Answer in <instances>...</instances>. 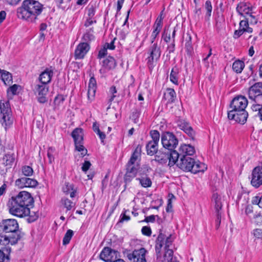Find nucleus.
<instances>
[{
    "label": "nucleus",
    "mask_w": 262,
    "mask_h": 262,
    "mask_svg": "<svg viewBox=\"0 0 262 262\" xmlns=\"http://www.w3.org/2000/svg\"><path fill=\"white\" fill-rule=\"evenodd\" d=\"M163 11H162L160 15L157 17L154 25V30L152 31L151 37L152 38L151 42L153 43L157 35L160 32L163 25Z\"/></svg>",
    "instance_id": "obj_19"
},
{
    "label": "nucleus",
    "mask_w": 262,
    "mask_h": 262,
    "mask_svg": "<svg viewBox=\"0 0 262 262\" xmlns=\"http://www.w3.org/2000/svg\"><path fill=\"white\" fill-rule=\"evenodd\" d=\"M249 18H246V20H242L239 23V28L244 30H246L249 26Z\"/></svg>",
    "instance_id": "obj_53"
},
{
    "label": "nucleus",
    "mask_w": 262,
    "mask_h": 262,
    "mask_svg": "<svg viewBox=\"0 0 262 262\" xmlns=\"http://www.w3.org/2000/svg\"><path fill=\"white\" fill-rule=\"evenodd\" d=\"M251 108L253 111H258V115L262 120V104H253Z\"/></svg>",
    "instance_id": "obj_48"
},
{
    "label": "nucleus",
    "mask_w": 262,
    "mask_h": 262,
    "mask_svg": "<svg viewBox=\"0 0 262 262\" xmlns=\"http://www.w3.org/2000/svg\"><path fill=\"white\" fill-rule=\"evenodd\" d=\"M212 204L214 206V208L216 213L217 222L219 224H220L221 221L222 213L221 210L222 209L223 205L222 202V197L216 192H214L212 196Z\"/></svg>",
    "instance_id": "obj_15"
},
{
    "label": "nucleus",
    "mask_w": 262,
    "mask_h": 262,
    "mask_svg": "<svg viewBox=\"0 0 262 262\" xmlns=\"http://www.w3.org/2000/svg\"><path fill=\"white\" fill-rule=\"evenodd\" d=\"M61 206L66 209V211L71 210L75 206V203L66 197H63L60 201Z\"/></svg>",
    "instance_id": "obj_31"
},
{
    "label": "nucleus",
    "mask_w": 262,
    "mask_h": 262,
    "mask_svg": "<svg viewBox=\"0 0 262 262\" xmlns=\"http://www.w3.org/2000/svg\"><path fill=\"white\" fill-rule=\"evenodd\" d=\"M15 186L19 188L25 187H35L38 185L37 181L33 179L22 177L17 179L15 182Z\"/></svg>",
    "instance_id": "obj_16"
},
{
    "label": "nucleus",
    "mask_w": 262,
    "mask_h": 262,
    "mask_svg": "<svg viewBox=\"0 0 262 262\" xmlns=\"http://www.w3.org/2000/svg\"><path fill=\"white\" fill-rule=\"evenodd\" d=\"M136 176V175L135 174L126 172L124 176V182H125L126 184L130 182L132 179L135 178Z\"/></svg>",
    "instance_id": "obj_51"
},
{
    "label": "nucleus",
    "mask_w": 262,
    "mask_h": 262,
    "mask_svg": "<svg viewBox=\"0 0 262 262\" xmlns=\"http://www.w3.org/2000/svg\"><path fill=\"white\" fill-rule=\"evenodd\" d=\"M102 66L107 70L113 69L116 66V60L114 57L109 56L102 61Z\"/></svg>",
    "instance_id": "obj_27"
},
{
    "label": "nucleus",
    "mask_w": 262,
    "mask_h": 262,
    "mask_svg": "<svg viewBox=\"0 0 262 262\" xmlns=\"http://www.w3.org/2000/svg\"><path fill=\"white\" fill-rule=\"evenodd\" d=\"M127 211H125L123 213L120 215V222H123L124 221H128L130 220V216L126 214Z\"/></svg>",
    "instance_id": "obj_57"
},
{
    "label": "nucleus",
    "mask_w": 262,
    "mask_h": 262,
    "mask_svg": "<svg viewBox=\"0 0 262 262\" xmlns=\"http://www.w3.org/2000/svg\"><path fill=\"white\" fill-rule=\"evenodd\" d=\"M142 233L143 235L148 236H150L151 234V230L150 227L147 226H144L141 230Z\"/></svg>",
    "instance_id": "obj_52"
},
{
    "label": "nucleus",
    "mask_w": 262,
    "mask_h": 262,
    "mask_svg": "<svg viewBox=\"0 0 262 262\" xmlns=\"http://www.w3.org/2000/svg\"><path fill=\"white\" fill-rule=\"evenodd\" d=\"M139 169V165H133V164H127L126 172L136 175Z\"/></svg>",
    "instance_id": "obj_41"
},
{
    "label": "nucleus",
    "mask_w": 262,
    "mask_h": 262,
    "mask_svg": "<svg viewBox=\"0 0 262 262\" xmlns=\"http://www.w3.org/2000/svg\"><path fill=\"white\" fill-rule=\"evenodd\" d=\"M156 217H158V216L155 215H151L146 217L144 221L146 222L147 223H149V222L153 223L155 222Z\"/></svg>",
    "instance_id": "obj_62"
},
{
    "label": "nucleus",
    "mask_w": 262,
    "mask_h": 262,
    "mask_svg": "<svg viewBox=\"0 0 262 262\" xmlns=\"http://www.w3.org/2000/svg\"><path fill=\"white\" fill-rule=\"evenodd\" d=\"M140 112L138 111V110H135L132 114V115H131V118L132 119V120H134V122L135 123H136L137 122V120H138V119L139 118V116H140Z\"/></svg>",
    "instance_id": "obj_54"
},
{
    "label": "nucleus",
    "mask_w": 262,
    "mask_h": 262,
    "mask_svg": "<svg viewBox=\"0 0 262 262\" xmlns=\"http://www.w3.org/2000/svg\"><path fill=\"white\" fill-rule=\"evenodd\" d=\"M96 89V81L94 77H91L89 80L87 93L88 99L90 102H91L94 100L95 96Z\"/></svg>",
    "instance_id": "obj_22"
},
{
    "label": "nucleus",
    "mask_w": 262,
    "mask_h": 262,
    "mask_svg": "<svg viewBox=\"0 0 262 262\" xmlns=\"http://www.w3.org/2000/svg\"><path fill=\"white\" fill-rule=\"evenodd\" d=\"M33 90L39 103H45L48 101L47 95L49 91V86L47 84L39 82L34 84Z\"/></svg>",
    "instance_id": "obj_10"
},
{
    "label": "nucleus",
    "mask_w": 262,
    "mask_h": 262,
    "mask_svg": "<svg viewBox=\"0 0 262 262\" xmlns=\"http://www.w3.org/2000/svg\"><path fill=\"white\" fill-rule=\"evenodd\" d=\"M110 92L111 93L113 94V96L110 98V100L111 101H113L114 99V98L116 97V95L115 94L117 93V91L116 89V88L114 86H112L110 88Z\"/></svg>",
    "instance_id": "obj_63"
},
{
    "label": "nucleus",
    "mask_w": 262,
    "mask_h": 262,
    "mask_svg": "<svg viewBox=\"0 0 262 262\" xmlns=\"http://www.w3.org/2000/svg\"><path fill=\"white\" fill-rule=\"evenodd\" d=\"M55 152V148L52 147L48 148L47 150V156L49 159V162L51 164L54 161V154Z\"/></svg>",
    "instance_id": "obj_45"
},
{
    "label": "nucleus",
    "mask_w": 262,
    "mask_h": 262,
    "mask_svg": "<svg viewBox=\"0 0 262 262\" xmlns=\"http://www.w3.org/2000/svg\"><path fill=\"white\" fill-rule=\"evenodd\" d=\"M95 14V9L93 6H91L88 9V17L94 18V16Z\"/></svg>",
    "instance_id": "obj_58"
},
{
    "label": "nucleus",
    "mask_w": 262,
    "mask_h": 262,
    "mask_svg": "<svg viewBox=\"0 0 262 262\" xmlns=\"http://www.w3.org/2000/svg\"><path fill=\"white\" fill-rule=\"evenodd\" d=\"M72 137H73L74 142H83V133L81 128H76L72 133Z\"/></svg>",
    "instance_id": "obj_29"
},
{
    "label": "nucleus",
    "mask_w": 262,
    "mask_h": 262,
    "mask_svg": "<svg viewBox=\"0 0 262 262\" xmlns=\"http://www.w3.org/2000/svg\"><path fill=\"white\" fill-rule=\"evenodd\" d=\"M150 135L152 138L150 141L158 144L160 139L159 132L156 130H152L150 132Z\"/></svg>",
    "instance_id": "obj_42"
},
{
    "label": "nucleus",
    "mask_w": 262,
    "mask_h": 262,
    "mask_svg": "<svg viewBox=\"0 0 262 262\" xmlns=\"http://www.w3.org/2000/svg\"><path fill=\"white\" fill-rule=\"evenodd\" d=\"M244 67L245 63L244 61L240 60L235 61L232 64V69L233 71L237 73H241Z\"/></svg>",
    "instance_id": "obj_36"
},
{
    "label": "nucleus",
    "mask_w": 262,
    "mask_h": 262,
    "mask_svg": "<svg viewBox=\"0 0 262 262\" xmlns=\"http://www.w3.org/2000/svg\"><path fill=\"white\" fill-rule=\"evenodd\" d=\"M143 187L147 188L151 186L152 182L150 179L147 177H141V178H137Z\"/></svg>",
    "instance_id": "obj_37"
},
{
    "label": "nucleus",
    "mask_w": 262,
    "mask_h": 262,
    "mask_svg": "<svg viewBox=\"0 0 262 262\" xmlns=\"http://www.w3.org/2000/svg\"><path fill=\"white\" fill-rule=\"evenodd\" d=\"M150 56L148 57L149 62L157 60L161 56V50L157 43H154L149 49Z\"/></svg>",
    "instance_id": "obj_25"
},
{
    "label": "nucleus",
    "mask_w": 262,
    "mask_h": 262,
    "mask_svg": "<svg viewBox=\"0 0 262 262\" xmlns=\"http://www.w3.org/2000/svg\"><path fill=\"white\" fill-rule=\"evenodd\" d=\"M178 126L192 139H194V132L189 123L184 120H179L178 122Z\"/></svg>",
    "instance_id": "obj_24"
},
{
    "label": "nucleus",
    "mask_w": 262,
    "mask_h": 262,
    "mask_svg": "<svg viewBox=\"0 0 262 262\" xmlns=\"http://www.w3.org/2000/svg\"><path fill=\"white\" fill-rule=\"evenodd\" d=\"M93 32V30L92 29L88 30L83 36L84 40L89 41L93 40L94 39V36Z\"/></svg>",
    "instance_id": "obj_46"
},
{
    "label": "nucleus",
    "mask_w": 262,
    "mask_h": 262,
    "mask_svg": "<svg viewBox=\"0 0 262 262\" xmlns=\"http://www.w3.org/2000/svg\"><path fill=\"white\" fill-rule=\"evenodd\" d=\"M33 203V198L31 194L27 191H22L9 200L7 207L10 214L19 217H24L30 214L29 207Z\"/></svg>",
    "instance_id": "obj_1"
},
{
    "label": "nucleus",
    "mask_w": 262,
    "mask_h": 262,
    "mask_svg": "<svg viewBox=\"0 0 262 262\" xmlns=\"http://www.w3.org/2000/svg\"><path fill=\"white\" fill-rule=\"evenodd\" d=\"M12 238L13 236L10 235H0V245L5 246L4 248L3 251H5L7 253H10L11 252V248L7 246L10 243L13 245L16 244L19 240L13 241Z\"/></svg>",
    "instance_id": "obj_18"
},
{
    "label": "nucleus",
    "mask_w": 262,
    "mask_h": 262,
    "mask_svg": "<svg viewBox=\"0 0 262 262\" xmlns=\"http://www.w3.org/2000/svg\"><path fill=\"white\" fill-rule=\"evenodd\" d=\"M205 8L207 11L206 16L208 18H209L211 15V12L212 10V7L211 5V3L210 1L207 0L205 4Z\"/></svg>",
    "instance_id": "obj_47"
},
{
    "label": "nucleus",
    "mask_w": 262,
    "mask_h": 262,
    "mask_svg": "<svg viewBox=\"0 0 262 262\" xmlns=\"http://www.w3.org/2000/svg\"><path fill=\"white\" fill-rule=\"evenodd\" d=\"M178 71L177 69L173 68L170 74V80L173 83L178 84Z\"/></svg>",
    "instance_id": "obj_39"
},
{
    "label": "nucleus",
    "mask_w": 262,
    "mask_h": 262,
    "mask_svg": "<svg viewBox=\"0 0 262 262\" xmlns=\"http://www.w3.org/2000/svg\"><path fill=\"white\" fill-rule=\"evenodd\" d=\"M236 9L239 14L245 17L246 15L249 16L250 14H252V7L250 4L244 2L238 4Z\"/></svg>",
    "instance_id": "obj_23"
},
{
    "label": "nucleus",
    "mask_w": 262,
    "mask_h": 262,
    "mask_svg": "<svg viewBox=\"0 0 262 262\" xmlns=\"http://www.w3.org/2000/svg\"><path fill=\"white\" fill-rule=\"evenodd\" d=\"M185 47L187 54L191 55L193 52V48L192 45V37L188 33L186 34V38L185 40Z\"/></svg>",
    "instance_id": "obj_33"
},
{
    "label": "nucleus",
    "mask_w": 262,
    "mask_h": 262,
    "mask_svg": "<svg viewBox=\"0 0 262 262\" xmlns=\"http://www.w3.org/2000/svg\"><path fill=\"white\" fill-rule=\"evenodd\" d=\"M147 251L144 248L135 250L131 253L127 255L130 262H146L145 255Z\"/></svg>",
    "instance_id": "obj_13"
},
{
    "label": "nucleus",
    "mask_w": 262,
    "mask_h": 262,
    "mask_svg": "<svg viewBox=\"0 0 262 262\" xmlns=\"http://www.w3.org/2000/svg\"><path fill=\"white\" fill-rule=\"evenodd\" d=\"M0 230L13 236V241L21 238L20 232L19 230L18 224L15 219H6L0 223Z\"/></svg>",
    "instance_id": "obj_6"
},
{
    "label": "nucleus",
    "mask_w": 262,
    "mask_h": 262,
    "mask_svg": "<svg viewBox=\"0 0 262 262\" xmlns=\"http://www.w3.org/2000/svg\"><path fill=\"white\" fill-rule=\"evenodd\" d=\"M53 75V69L52 67L46 68L40 74L38 78L39 82L47 85L51 82Z\"/></svg>",
    "instance_id": "obj_20"
},
{
    "label": "nucleus",
    "mask_w": 262,
    "mask_h": 262,
    "mask_svg": "<svg viewBox=\"0 0 262 262\" xmlns=\"http://www.w3.org/2000/svg\"><path fill=\"white\" fill-rule=\"evenodd\" d=\"M248 104V100L244 96L234 98L230 104V110L228 111V117L229 119L244 124L247 121L248 114L245 108Z\"/></svg>",
    "instance_id": "obj_4"
},
{
    "label": "nucleus",
    "mask_w": 262,
    "mask_h": 262,
    "mask_svg": "<svg viewBox=\"0 0 262 262\" xmlns=\"http://www.w3.org/2000/svg\"><path fill=\"white\" fill-rule=\"evenodd\" d=\"M19 87V85L15 84L9 87L7 90L8 100L0 101V122L5 129L9 127L13 124V118L9 100L12 99L13 96L17 94V91Z\"/></svg>",
    "instance_id": "obj_3"
},
{
    "label": "nucleus",
    "mask_w": 262,
    "mask_h": 262,
    "mask_svg": "<svg viewBox=\"0 0 262 262\" xmlns=\"http://www.w3.org/2000/svg\"><path fill=\"white\" fill-rule=\"evenodd\" d=\"M249 98L257 104H262V82H256L248 89Z\"/></svg>",
    "instance_id": "obj_8"
},
{
    "label": "nucleus",
    "mask_w": 262,
    "mask_h": 262,
    "mask_svg": "<svg viewBox=\"0 0 262 262\" xmlns=\"http://www.w3.org/2000/svg\"><path fill=\"white\" fill-rule=\"evenodd\" d=\"M251 184L257 188L262 185V162L260 165L255 167L252 171Z\"/></svg>",
    "instance_id": "obj_12"
},
{
    "label": "nucleus",
    "mask_w": 262,
    "mask_h": 262,
    "mask_svg": "<svg viewBox=\"0 0 262 262\" xmlns=\"http://www.w3.org/2000/svg\"><path fill=\"white\" fill-rule=\"evenodd\" d=\"M76 149L81 152L82 157L84 156L87 153V149L83 145V142H74Z\"/></svg>",
    "instance_id": "obj_40"
},
{
    "label": "nucleus",
    "mask_w": 262,
    "mask_h": 262,
    "mask_svg": "<svg viewBox=\"0 0 262 262\" xmlns=\"http://www.w3.org/2000/svg\"><path fill=\"white\" fill-rule=\"evenodd\" d=\"M176 163L177 166L184 171H190L193 173L204 172L207 169L206 165L199 161H195L191 157L180 158Z\"/></svg>",
    "instance_id": "obj_5"
},
{
    "label": "nucleus",
    "mask_w": 262,
    "mask_h": 262,
    "mask_svg": "<svg viewBox=\"0 0 262 262\" xmlns=\"http://www.w3.org/2000/svg\"><path fill=\"white\" fill-rule=\"evenodd\" d=\"M173 252L171 249L165 250L164 262H179L175 257H173Z\"/></svg>",
    "instance_id": "obj_34"
},
{
    "label": "nucleus",
    "mask_w": 262,
    "mask_h": 262,
    "mask_svg": "<svg viewBox=\"0 0 262 262\" xmlns=\"http://www.w3.org/2000/svg\"><path fill=\"white\" fill-rule=\"evenodd\" d=\"M172 242L173 239L171 235L166 236L165 234L160 233L156 240L155 248L157 254L160 253L161 248L164 246V250L170 249L169 248L171 247Z\"/></svg>",
    "instance_id": "obj_11"
},
{
    "label": "nucleus",
    "mask_w": 262,
    "mask_h": 262,
    "mask_svg": "<svg viewBox=\"0 0 262 262\" xmlns=\"http://www.w3.org/2000/svg\"><path fill=\"white\" fill-rule=\"evenodd\" d=\"M23 174L26 177L31 176L33 173L32 168L29 166H24L21 168Z\"/></svg>",
    "instance_id": "obj_44"
},
{
    "label": "nucleus",
    "mask_w": 262,
    "mask_h": 262,
    "mask_svg": "<svg viewBox=\"0 0 262 262\" xmlns=\"http://www.w3.org/2000/svg\"><path fill=\"white\" fill-rule=\"evenodd\" d=\"M3 164L9 168H11L15 161L14 154H7L3 158Z\"/></svg>",
    "instance_id": "obj_30"
},
{
    "label": "nucleus",
    "mask_w": 262,
    "mask_h": 262,
    "mask_svg": "<svg viewBox=\"0 0 262 262\" xmlns=\"http://www.w3.org/2000/svg\"><path fill=\"white\" fill-rule=\"evenodd\" d=\"M96 23V20L94 18L88 17L84 23V26L87 27Z\"/></svg>",
    "instance_id": "obj_61"
},
{
    "label": "nucleus",
    "mask_w": 262,
    "mask_h": 262,
    "mask_svg": "<svg viewBox=\"0 0 262 262\" xmlns=\"http://www.w3.org/2000/svg\"><path fill=\"white\" fill-rule=\"evenodd\" d=\"M141 149L142 147L140 145H138L136 147L130 157V162H132V160L133 159L137 160L138 161L140 160Z\"/></svg>",
    "instance_id": "obj_38"
},
{
    "label": "nucleus",
    "mask_w": 262,
    "mask_h": 262,
    "mask_svg": "<svg viewBox=\"0 0 262 262\" xmlns=\"http://www.w3.org/2000/svg\"><path fill=\"white\" fill-rule=\"evenodd\" d=\"M119 252L109 247L104 248L100 254V258L105 262H114L118 257Z\"/></svg>",
    "instance_id": "obj_14"
},
{
    "label": "nucleus",
    "mask_w": 262,
    "mask_h": 262,
    "mask_svg": "<svg viewBox=\"0 0 262 262\" xmlns=\"http://www.w3.org/2000/svg\"><path fill=\"white\" fill-rule=\"evenodd\" d=\"M73 234V231L71 229H69L64 236L63 244L65 245L69 244Z\"/></svg>",
    "instance_id": "obj_43"
},
{
    "label": "nucleus",
    "mask_w": 262,
    "mask_h": 262,
    "mask_svg": "<svg viewBox=\"0 0 262 262\" xmlns=\"http://www.w3.org/2000/svg\"><path fill=\"white\" fill-rule=\"evenodd\" d=\"M62 191L67 195L70 194V197L73 198L77 193V188L75 187L73 184L66 182L62 187Z\"/></svg>",
    "instance_id": "obj_26"
},
{
    "label": "nucleus",
    "mask_w": 262,
    "mask_h": 262,
    "mask_svg": "<svg viewBox=\"0 0 262 262\" xmlns=\"http://www.w3.org/2000/svg\"><path fill=\"white\" fill-rule=\"evenodd\" d=\"M2 80L6 85H9L12 82V76L10 73L3 70L1 74Z\"/></svg>",
    "instance_id": "obj_35"
},
{
    "label": "nucleus",
    "mask_w": 262,
    "mask_h": 262,
    "mask_svg": "<svg viewBox=\"0 0 262 262\" xmlns=\"http://www.w3.org/2000/svg\"><path fill=\"white\" fill-rule=\"evenodd\" d=\"M178 159V155L176 150H168L165 149V151H158L154 160L160 164H166L168 161V165L172 166L176 163Z\"/></svg>",
    "instance_id": "obj_7"
},
{
    "label": "nucleus",
    "mask_w": 262,
    "mask_h": 262,
    "mask_svg": "<svg viewBox=\"0 0 262 262\" xmlns=\"http://www.w3.org/2000/svg\"><path fill=\"white\" fill-rule=\"evenodd\" d=\"M89 49L90 46L88 43L85 42L79 43L75 51V59L83 58L89 51Z\"/></svg>",
    "instance_id": "obj_21"
},
{
    "label": "nucleus",
    "mask_w": 262,
    "mask_h": 262,
    "mask_svg": "<svg viewBox=\"0 0 262 262\" xmlns=\"http://www.w3.org/2000/svg\"><path fill=\"white\" fill-rule=\"evenodd\" d=\"M158 144L148 141L146 146L147 155H154L158 152Z\"/></svg>",
    "instance_id": "obj_32"
},
{
    "label": "nucleus",
    "mask_w": 262,
    "mask_h": 262,
    "mask_svg": "<svg viewBox=\"0 0 262 262\" xmlns=\"http://www.w3.org/2000/svg\"><path fill=\"white\" fill-rule=\"evenodd\" d=\"M176 97V94L173 89L168 88L164 93L163 99L167 101V103H170L174 102Z\"/></svg>",
    "instance_id": "obj_28"
},
{
    "label": "nucleus",
    "mask_w": 262,
    "mask_h": 262,
    "mask_svg": "<svg viewBox=\"0 0 262 262\" xmlns=\"http://www.w3.org/2000/svg\"><path fill=\"white\" fill-rule=\"evenodd\" d=\"M244 32H245V30L243 29H242L239 28L238 30H235L234 33L233 37L235 39L238 38L240 37Z\"/></svg>",
    "instance_id": "obj_56"
},
{
    "label": "nucleus",
    "mask_w": 262,
    "mask_h": 262,
    "mask_svg": "<svg viewBox=\"0 0 262 262\" xmlns=\"http://www.w3.org/2000/svg\"><path fill=\"white\" fill-rule=\"evenodd\" d=\"M107 54V49L105 47L100 50L98 54V58L101 59L103 58Z\"/></svg>",
    "instance_id": "obj_55"
},
{
    "label": "nucleus",
    "mask_w": 262,
    "mask_h": 262,
    "mask_svg": "<svg viewBox=\"0 0 262 262\" xmlns=\"http://www.w3.org/2000/svg\"><path fill=\"white\" fill-rule=\"evenodd\" d=\"M195 152L194 147L190 144L182 145L179 148V151L177 152L178 159L180 158L191 157L190 156H193Z\"/></svg>",
    "instance_id": "obj_17"
},
{
    "label": "nucleus",
    "mask_w": 262,
    "mask_h": 262,
    "mask_svg": "<svg viewBox=\"0 0 262 262\" xmlns=\"http://www.w3.org/2000/svg\"><path fill=\"white\" fill-rule=\"evenodd\" d=\"M161 142L163 146L168 150H174V149L178 144L176 136L170 132H166L162 135Z\"/></svg>",
    "instance_id": "obj_9"
},
{
    "label": "nucleus",
    "mask_w": 262,
    "mask_h": 262,
    "mask_svg": "<svg viewBox=\"0 0 262 262\" xmlns=\"http://www.w3.org/2000/svg\"><path fill=\"white\" fill-rule=\"evenodd\" d=\"M43 9V5L35 0H25L17 9V15L19 18L34 22Z\"/></svg>",
    "instance_id": "obj_2"
},
{
    "label": "nucleus",
    "mask_w": 262,
    "mask_h": 262,
    "mask_svg": "<svg viewBox=\"0 0 262 262\" xmlns=\"http://www.w3.org/2000/svg\"><path fill=\"white\" fill-rule=\"evenodd\" d=\"M91 165V164L90 162H89L88 161H85L82 166V170L83 171L86 172L90 168Z\"/></svg>",
    "instance_id": "obj_64"
},
{
    "label": "nucleus",
    "mask_w": 262,
    "mask_h": 262,
    "mask_svg": "<svg viewBox=\"0 0 262 262\" xmlns=\"http://www.w3.org/2000/svg\"><path fill=\"white\" fill-rule=\"evenodd\" d=\"M116 40V38H114L112 40H111L110 43H106L104 45V47L106 48V49H108L110 50H114L115 48V46L114 45V41Z\"/></svg>",
    "instance_id": "obj_59"
},
{
    "label": "nucleus",
    "mask_w": 262,
    "mask_h": 262,
    "mask_svg": "<svg viewBox=\"0 0 262 262\" xmlns=\"http://www.w3.org/2000/svg\"><path fill=\"white\" fill-rule=\"evenodd\" d=\"M64 100V97L62 95L57 96L54 99V104L57 106H59L63 103Z\"/></svg>",
    "instance_id": "obj_50"
},
{
    "label": "nucleus",
    "mask_w": 262,
    "mask_h": 262,
    "mask_svg": "<svg viewBox=\"0 0 262 262\" xmlns=\"http://www.w3.org/2000/svg\"><path fill=\"white\" fill-rule=\"evenodd\" d=\"M253 234L257 238H262V229H256L254 230Z\"/></svg>",
    "instance_id": "obj_60"
},
{
    "label": "nucleus",
    "mask_w": 262,
    "mask_h": 262,
    "mask_svg": "<svg viewBox=\"0 0 262 262\" xmlns=\"http://www.w3.org/2000/svg\"><path fill=\"white\" fill-rule=\"evenodd\" d=\"M28 216H29V217H28L27 220H28V222L29 223H32V222H34L38 217V214L35 212H30V214H29L28 215Z\"/></svg>",
    "instance_id": "obj_49"
}]
</instances>
